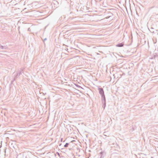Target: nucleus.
I'll use <instances>...</instances> for the list:
<instances>
[{"mask_svg":"<svg viewBox=\"0 0 158 158\" xmlns=\"http://www.w3.org/2000/svg\"><path fill=\"white\" fill-rule=\"evenodd\" d=\"M98 89L99 90V94L101 96V99L106 98L103 89L102 88H98Z\"/></svg>","mask_w":158,"mask_h":158,"instance_id":"nucleus-1","label":"nucleus"},{"mask_svg":"<svg viewBox=\"0 0 158 158\" xmlns=\"http://www.w3.org/2000/svg\"><path fill=\"white\" fill-rule=\"evenodd\" d=\"M109 15L108 16V18H109L110 17H111L113 15V14L111 12H110L109 13Z\"/></svg>","mask_w":158,"mask_h":158,"instance_id":"nucleus-7","label":"nucleus"},{"mask_svg":"<svg viewBox=\"0 0 158 158\" xmlns=\"http://www.w3.org/2000/svg\"><path fill=\"white\" fill-rule=\"evenodd\" d=\"M106 155V153L105 152L103 151H102V152H101L100 153V158H103L104 156L105 155Z\"/></svg>","mask_w":158,"mask_h":158,"instance_id":"nucleus-3","label":"nucleus"},{"mask_svg":"<svg viewBox=\"0 0 158 158\" xmlns=\"http://www.w3.org/2000/svg\"><path fill=\"white\" fill-rule=\"evenodd\" d=\"M155 32H156L157 33V34H158V30H156Z\"/></svg>","mask_w":158,"mask_h":158,"instance_id":"nucleus-11","label":"nucleus"},{"mask_svg":"<svg viewBox=\"0 0 158 158\" xmlns=\"http://www.w3.org/2000/svg\"><path fill=\"white\" fill-rule=\"evenodd\" d=\"M102 103L103 104L102 107H103L104 109H105L106 106V98L101 99Z\"/></svg>","mask_w":158,"mask_h":158,"instance_id":"nucleus-2","label":"nucleus"},{"mask_svg":"<svg viewBox=\"0 0 158 158\" xmlns=\"http://www.w3.org/2000/svg\"><path fill=\"white\" fill-rule=\"evenodd\" d=\"M46 40H47V39L46 38L44 39V40H43L44 42V41ZM44 44H45V43H44Z\"/></svg>","mask_w":158,"mask_h":158,"instance_id":"nucleus-12","label":"nucleus"},{"mask_svg":"<svg viewBox=\"0 0 158 158\" xmlns=\"http://www.w3.org/2000/svg\"><path fill=\"white\" fill-rule=\"evenodd\" d=\"M124 44L122 43H119L116 45V46L117 47H122L123 46Z\"/></svg>","mask_w":158,"mask_h":158,"instance_id":"nucleus-6","label":"nucleus"},{"mask_svg":"<svg viewBox=\"0 0 158 158\" xmlns=\"http://www.w3.org/2000/svg\"><path fill=\"white\" fill-rule=\"evenodd\" d=\"M62 139H63V138H62L61 139V141H62Z\"/></svg>","mask_w":158,"mask_h":158,"instance_id":"nucleus-14","label":"nucleus"},{"mask_svg":"<svg viewBox=\"0 0 158 158\" xmlns=\"http://www.w3.org/2000/svg\"><path fill=\"white\" fill-rule=\"evenodd\" d=\"M54 155H55V156H56V154L55 153L54 154Z\"/></svg>","mask_w":158,"mask_h":158,"instance_id":"nucleus-16","label":"nucleus"},{"mask_svg":"<svg viewBox=\"0 0 158 158\" xmlns=\"http://www.w3.org/2000/svg\"><path fill=\"white\" fill-rule=\"evenodd\" d=\"M132 130H132L133 131H134L135 130V129L133 127H132Z\"/></svg>","mask_w":158,"mask_h":158,"instance_id":"nucleus-13","label":"nucleus"},{"mask_svg":"<svg viewBox=\"0 0 158 158\" xmlns=\"http://www.w3.org/2000/svg\"><path fill=\"white\" fill-rule=\"evenodd\" d=\"M21 74L22 72L20 71L19 73H17L16 75H15V77L17 79Z\"/></svg>","mask_w":158,"mask_h":158,"instance_id":"nucleus-5","label":"nucleus"},{"mask_svg":"<svg viewBox=\"0 0 158 158\" xmlns=\"http://www.w3.org/2000/svg\"><path fill=\"white\" fill-rule=\"evenodd\" d=\"M69 144V143H66V144L64 145V147L65 148L67 147Z\"/></svg>","mask_w":158,"mask_h":158,"instance_id":"nucleus-9","label":"nucleus"},{"mask_svg":"<svg viewBox=\"0 0 158 158\" xmlns=\"http://www.w3.org/2000/svg\"><path fill=\"white\" fill-rule=\"evenodd\" d=\"M57 154L59 155V153H58V152H57Z\"/></svg>","mask_w":158,"mask_h":158,"instance_id":"nucleus-15","label":"nucleus"},{"mask_svg":"<svg viewBox=\"0 0 158 158\" xmlns=\"http://www.w3.org/2000/svg\"><path fill=\"white\" fill-rule=\"evenodd\" d=\"M149 29V30L152 33H156V32H155V30L154 29V28L152 27H151L150 28H148Z\"/></svg>","mask_w":158,"mask_h":158,"instance_id":"nucleus-4","label":"nucleus"},{"mask_svg":"<svg viewBox=\"0 0 158 158\" xmlns=\"http://www.w3.org/2000/svg\"><path fill=\"white\" fill-rule=\"evenodd\" d=\"M75 85L76 86H77V87H78L81 88H81V87L80 86H79V85H78V84H75Z\"/></svg>","mask_w":158,"mask_h":158,"instance_id":"nucleus-10","label":"nucleus"},{"mask_svg":"<svg viewBox=\"0 0 158 158\" xmlns=\"http://www.w3.org/2000/svg\"><path fill=\"white\" fill-rule=\"evenodd\" d=\"M16 79V78H15V77H14V78L13 79V80L12 81H11L10 85L12 84H13V82L14 81H15Z\"/></svg>","mask_w":158,"mask_h":158,"instance_id":"nucleus-8","label":"nucleus"}]
</instances>
